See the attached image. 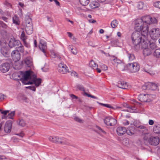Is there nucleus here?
Masks as SVG:
<instances>
[{
  "label": "nucleus",
  "instance_id": "nucleus-4",
  "mask_svg": "<svg viewBox=\"0 0 160 160\" xmlns=\"http://www.w3.org/2000/svg\"><path fill=\"white\" fill-rule=\"evenodd\" d=\"M125 70H127L131 72H136L140 69L139 64L136 62L128 63L124 68Z\"/></svg>",
  "mask_w": 160,
  "mask_h": 160
},
{
  "label": "nucleus",
  "instance_id": "nucleus-27",
  "mask_svg": "<svg viewBox=\"0 0 160 160\" xmlns=\"http://www.w3.org/2000/svg\"><path fill=\"white\" fill-rule=\"evenodd\" d=\"M59 144L65 145H69L70 144L68 140L63 138H59Z\"/></svg>",
  "mask_w": 160,
  "mask_h": 160
},
{
  "label": "nucleus",
  "instance_id": "nucleus-63",
  "mask_svg": "<svg viewBox=\"0 0 160 160\" xmlns=\"http://www.w3.org/2000/svg\"><path fill=\"white\" fill-rule=\"evenodd\" d=\"M23 42L24 43V44L26 46V47L28 48L29 47V43H27L26 41V40L24 41H23Z\"/></svg>",
  "mask_w": 160,
  "mask_h": 160
},
{
  "label": "nucleus",
  "instance_id": "nucleus-11",
  "mask_svg": "<svg viewBox=\"0 0 160 160\" xmlns=\"http://www.w3.org/2000/svg\"><path fill=\"white\" fill-rule=\"evenodd\" d=\"M160 142L159 138L158 137L151 136L148 139L149 143L152 145L157 146L158 145Z\"/></svg>",
  "mask_w": 160,
  "mask_h": 160
},
{
  "label": "nucleus",
  "instance_id": "nucleus-47",
  "mask_svg": "<svg viewBox=\"0 0 160 160\" xmlns=\"http://www.w3.org/2000/svg\"><path fill=\"white\" fill-rule=\"evenodd\" d=\"M9 111H10L9 110L3 111L2 109H0V112H1L2 114H3L4 117H5L7 113L9 112Z\"/></svg>",
  "mask_w": 160,
  "mask_h": 160
},
{
  "label": "nucleus",
  "instance_id": "nucleus-43",
  "mask_svg": "<svg viewBox=\"0 0 160 160\" xmlns=\"http://www.w3.org/2000/svg\"><path fill=\"white\" fill-rule=\"evenodd\" d=\"M8 26L6 24L4 23L2 21L0 20V28L4 29H7Z\"/></svg>",
  "mask_w": 160,
  "mask_h": 160
},
{
  "label": "nucleus",
  "instance_id": "nucleus-42",
  "mask_svg": "<svg viewBox=\"0 0 160 160\" xmlns=\"http://www.w3.org/2000/svg\"><path fill=\"white\" fill-rule=\"evenodd\" d=\"M0 30L1 34L3 35V37L6 36L7 34V29H4L0 28Z\"/></svg>",
  "mask_w": 160,
  "mask_h": 160
},
{
  "label": "nucleus",
  "instance_id": "nucleus-41",
  "mask_svg": "<svg viewBox=\"0 0 160 160\" xmlns=\"http://www.w3.org/2000/svg\"><path fill=\"white\" fill-rule=\"evenodd\" d=\"M128 56L129 61H132L135 58L134 55L132 53H128Z\"/></svg>",
  "mask_w": 160,
  "mask_h": 160
},
{
  "label": "nucleus",
  "instance_id": "nucleus-34",
  "mask_svg": "<svg viewBox=\"0 0 160 160\" xmlns=\"http://www.w3.org/2000/svg\"><path fill=\"white\" fill-rule=\"evenodd\" d=\"M68 47L73 54L76 55L78 51L76 50L75 47L72 45H69Z\"/></svg>",
  "mask_w": 160,
  "mask_h": 160
},
{
  "label": "nucleus",
  "instance_id": "nucleus-55",
  "mask_svg": "<svg viewBox=\"0 0 160 160\" xmlns=\"http://www.w3.org/2000/svg\"><path fill=\"white\" fill-rule=\"evenodd\" d=\"M20 98L25 102H27V98L24 95H22L20 96Z\"/></svg>",
  "mask_w": 160,
  "mask_h": 160
},
{
  "label": "nucleus",
  "instance_id": "nucleus-29",
  "mask_svg": "<svg viewBox=\"0 0 160 160\" xmlns=\"http://www.w3.org/2000/svg\"><path fill=\"white\" fill-rule=\"evenodd\" d=\"M96 128L97 129L95 130V131L99 134L106 133L100 127L98 126H96Z\"/></svg>",
  "mask_w": 160,
  "mask_h": 160
},
{
  "label": "nucleus",
  "instance_id": "nucleus-10",
  "mask_svg": "<svg viewBox=\"0 0 160 160\" xmlns=\"http://www.w3.org/2000/svg\"><path fill=\"white\" fill-rule=\"evenodd\" d=\"M110 59L112 61H113L114 62L119 64L118 67L121 70L123 71L125 70L124 68L125 66L123 63H122L121 60L118 59L117 58L115 57L114 56H111Z\"/></svg>",
  "mask_w": 160,
  "mask_h": 160
},
{
  "label": "nucleus",
  "instance_id": "nucleus-20",
  "mask_svg": "<svg viewBox=\"0 0 160 160\" xmlns=\"http://www.w3.org/2000/svg\"><path fill=\"white\" fill-rule=\"evenodd\" d=\"M152 67L151 66L148 65H145L143 68V70L145 72L149 73V74L153 75L155 73L154 72L151 70Z\"/></svg>",
  "mask_w": 160,
  "mask_h": 160
},
{
  "label": "nucleus",
  "instance_id": "nucleus-21",
  "mask_svg": "<svg viewBox=\"0 0 160 160\" xmlns=\"http://www.w3.org/2000/svg\"><path fill=\"white\" fill-rule=\"evenodd\" d=\"M122 105L124 107L128 108L127 109L125 110V111L130 112H132L134 110H135V107L129 106L126 103H123Z\"/></svg>",
  "mask_w": 160,
  "mask_h": 160
},
{
  "label": "nucleus",
  "instance_id": "nucleus-3",
  "mask_svg": "<svg viewBox=\"0 0 160 160\" xmlns=\"http://www.w3.org/2000/svg\"><path fill=\"white\" fill-rule=\"evenodd\" d=\"M148 34L145 36L141 33V35L139 32L136 31L133 32L132 34L131 39L132 47L134 49L137 51L140 49L141 46L148 41Z\"/></svg>",
  "mask_w": 160,
  "mask_h": 160
},
{
  "label": "nucleus",
  "instance_id": "nucleus-39",
  "mask_svg": "<svg viewBox=\"0 0 160 160\" xmlns=\"http://www.w3.org/2000/svg\"><path fill=\"white\" fill-rule=\"evenodd\" d=\"M118 21L115 19L112 22L111 25L112 28H115L118 25Z\"/></svg>",
  "mask_w": 160,
  "mask_h": 160
},
{
  "label": "nucleus",
  "instance_id": "nucleus-62",
  "mask_svg": "<svg viewBox=\"0 0 160 160\" xmlns=\"http://www.w3.org/2000/svg\"><path fill=\"white\" fill-rule=\"evenodd\" d=\"M57 54H58L55 53L54 52H52L51 54V56L52 58H56L57 57Z\"/></svg>",
  "mask_w": 160,
  "mask_h": 160
},
{
  "label": "nucleus",
  "instance_id": "nucleus-64",
  "mask_svg": "<svg viewBox=\"0 0 160 160\" xmlns=\"http://www.w3.org/2000/svg\"><path fill=\"white\" fill-rule=\"evenodd\" d=\"M123 123L124 125L126 126L128 125L129 123V122L127 120H125L123 122Z\"/></svg>",
  "mask_w": 160,
  "mask_h": 160
},
{
  "label": "nucleus",
  "instance_id": "nucleus-48",
  "mask_svg": "<svg viewBox=\"0 0 160 160\" xmlns=\"http://www.w3.org/2000/svg\"><path fill=\"white\" fill-rule=\"evenodd\" d=\"M83 95H86L88 97H91L92 98H95V99H97V98L94 96L93 95H91L87 93L86 92H83Z\"/></svg>",
  "mask_w": 160,
  "mask_h": 160
},
{
  "label": "nucleus",
  "instance_id": "nucleus-23",
  "mask_svg": "<svg viewBox=\"0 0 160 160\" xmlns=\"http://www.w3.org/2000/svg\"><path fill=\"white\" fill-rule=\"evenodd\" d=\"M126 133L129 135H132L135 134V130L134 126L129 127L126 130Z\"/></svg>",
  "mask_w": 160,
  "mask_h": 160
},
{
  "label": "nucleus",
  "instance_id": "nucleus-1",
  "mask_svg": "<svg viewBox=\"0 0 160 160\" xmlns=\"http://www.w3.org/2000/svg\"><path fill=\"white\" fill-rule=\"evenodd\" d=\"M157 22V20L154 17L146 16L136 20L134 28L138 32L141 31V33L145 36H147L148 34V25Z\"/></svg>",
  "mask_w": 160,
  "mask_h": 160
},
{
  "label": "nucleus",
  "instance_id": "nucleus-33",
  "mask_svg": "<svg viewBox=\"0 0 160 160\" xmlns=\"http://www.w3.org/2000/svg\"><path fill=\"white\" fill-rule=\"evenodd\" d=\"M13 22L16 25H19L20 22L19 21V18L16 15H15L12 18Z\"/></svg>",
  "mask_w": 160,
  "mask_h": 160
},
{
  "label": "nucleus",
  "instance_id": "nucleus-22",
  "mask_svg": "<svg viewBox=\"0 0 160 160\" xmlns=\"http://www.w3.org/2000/svg\"><path fill=\"white\" fill-rule=\"evenodd\" d=\"M25 29L26 32L28 34H31L33 31L32 25L28 24V25L25 26Z\"/></svg>",
  "mask_w": 160,
  "mask_h": 160
},
{
  "label": "nucleus",
  "instance_id": "nucleus-61",
  "mask_svg": "<svg viewBox=\"0 0 160 160\" xmlns=\"http://www.w3.org/2000/svg\"><path fill=\"white\" fill-rule=\"evenodd\" d=\"M70 96H71V98L72 99H77L78 98V97L77 96L75 95L74 94H70Z\"/></svg>",
  "mask_w": 160,
  "mask_h": 160
},
{
  "label": "nucleus",
  "instance_id": "nucleus-45",
  "mask_svg": "<svg viewBox=\"0 0 160 160\" xmlns=\"http://www.w3.org/2000/svg\"><path fill=\"white\" fill-rule=\"evenodd\" d=\"M144 3L142 2H139L137 5V7L139 9H142L143 7Z\"/></svg>",
  "mask_w": 160,
  "mask_h": 160
},
{
  "label": "nucleus",
  "instance_id": "nucleus-31",
  "mask_svg": "<svg viewBox=\"0 0 160 160\" xmlns=\"http://www.w3.org/2000/svg\"><path fill=\"white\" fill-rule=\"evenodd\" d=\"M153 56L158 58H160V48L156 49L153 53Z\"/></svg>",
  "mask_w": 160,
  "mask_h": 160
},
{
  "label": "nucleus",
  "instance_id": "nucleus-24",
  "mask_svg": "<svg viewBox=\"0 0 160 160\" xmlns=\"http://www.w3.org/2000/svg\"><path fill=\"white\" fill-rule=\"evenodd\" d=\"M147 83L148 85V89H151L152 90H155L157 89V86L155 83L151 82H148Z\"/></svg>",
  "mask_w": 160,
  "mask_h": 160
},
{
  "label": "nucleus",
  "instance_id": "nucleus-49",
  "mask_svg": "<svg viewBox=\"0 0 160 160\" xmlns=\"http://www.w3.org/2000/svg\"><path fill=\"white\" fill-rule=\"evenodd\" d=\"M77 88H78L79 90H82L83 91V92H85V89L84 87L82 85H78L77 86Z\"/></svg>",
  "mask_w": 160,
  "mask_h": 160
},
{
  "label": "nucleus",
  "instance_id": "nucleus-17",
  "mask_svg": "<svg viewBox=\"0 0 160 160\" xmlns=\"http://www.w3.org/2000/svg\"><path fill=\"white\" fill-rule=\"evenodd\" d=\"M2 54L5 57H8L10 53V51L7 47H2L1 49Z\"/></svg>",
  "mask_w": 160,
  "mask_h": 160
},
{
  "label": "nucleus",
  "instance_id": "nucleus-59",
  "mask_svg": "<svg viewBox=\"0 0 160 160\" xmlns=\"http://www.w3.org/2000/svg\"><path fill=\"white\" fill-rule=\"evenodd\" d=\"M15 134L22 138L24 135V134L23 132H22L20 133L16 134Z\"/></svg>",
  "mask_w": 160,
  "mask_h": 160
},
{
  "label": "nucleus",
  "instance_id": "nucleus-37",
  "mask_svg": "<svg viewBox=\"0 0 160 160\" xmlns=\"http://www.w3.org/2000/svg\"><path fill=\"white\" fill-rule=\"evenodd\" d=\"M18 123L20 126L22 127H25L26 124L25 121L23 119H20L18 121Z\"/></svg>",
  "mask_w": 160,
  "mask_h": 160
},
{
  "label": "nucleus",
  "instance_id": "nucleus-5",
  "mask_svg": "<svg viewBox=\"0 0 160 160\" xmlns=\"http://www.w3.org/2000/svg\"><path fill=\"white\" fill-rule=\"evenodd\" d=\"M149 34L152 39H157L160 36V29L158 28H153L150 31Z\"/></svg>",
  "mask_w": 160,
  "mask_h": 160
},
{
  "label": "nucleus",
  "instance_id": "nucleus-28",
  "mask_svg": "<svg viewBox=\"0 0 160 160\" xmlns=\"http://www.w3.org/2000/svg\"><path fill=\"white\" fill-rule=\"evenodd\" d=\"M153 131L156 133H160V125L157 124L155 125L153 128Z\"/></svg>",
  "mask_w": 160,
  "mask_h": 160
},
{
  "label": "nucleus",
  "instance_id": "nucleus-25",
  "mask_svg": "<svg viewBox=\"0 0 160 160\" xmlns=\"http://www.w3.org/2000/svg\"><path fill=\"white\" fill-rule=\"evenodd\" d=\"M48 139L51 142L56 143L59 144V137H52L50 136L49 137Z\"/></svg>",
  "mask_w": 160,
  "mask_h": 160
},
{
  "label": "nucleus",
  "instance_id": "nucleus-12",
  "mask_svg": "<svg viewBox=\"0 0 160 160\" xmlns=\"http://www.w3.org/2000/svg\"><path fill=\"white\" fill-rule=\"evenodd\" d=\"M58 69L61 73H66L69 72L68 68L63 63H60L58 65Z\"/></svg>",
  "mask_w": 160,
  "mask_h": 160
},
{
  "label": "nucleus",
  "instance_id": "nucleus-9",
  "mask_svg": "<svg viewBox=\"0 0 160 160\" xmlns=\"http://www.w3.org/2000/svg\"><path fill=\"white\" fill-rule=\"evenodd\" d=\"M148 41L141 46L140 48L143 49V54L145 56L150 55L152 53L151 50L148 48Z\"/></svg>",
  "mask_w": 160,
  "mask_h": 160
},
{
  "label": "nucleus",
  "instance_id": "nucleus-54",
  "mask_svg": "<svg viewBox=\"0 0 160 160\" xmlns=\"http://www.w3.org/2000/svg\"><path fill=\"white\" fill-rule=\"evenodd\" d=\"M154 6L156 8H160V2L158 1L155 2L153 3Z\"/></svg>",
  "mask_w": 160,
  "mask_h": 160
},
{
  "label": "nucleus",
  "instance_id": "nucleus-14",
  "mask_svg": "<svg viewBox=\"0 0 160 160\" xmlns=\"http://www.w3.org/2000/svg\"><path fill=\"white\" fill-rule=\"evenodd\" d=\"M12 122L11 120H8L6 122L4 130L7 133H9L11 132Z\"/></svg>",
  "mask_w": 160,
  "mask_h": 160
},
{
  "label": "nucleus",
  "instance_id": "nucleus-18",
  "mask_svg": "<svg viewBox=\"0 0 160 160\" xmlns=\"http://www.w3.org/2000/svg\"><path fill=\"white\" fill-rule=\"evenodd\" d=\"M31 14L29 12L27 13L25 16V25H32V19L31 18Z\"/></svg>",
  "mask_w": 160,
  "mask_h": 160
},
{
  "label": "nucleus",
  "instance_id": "nucleus-60",
  "mask_svg": "<svg viewBox=\"0 0 160 160\" xmlns=\"http://www.w3.org/2000/svg\"><path fill=\"white\" fill-rule=\"evenodd\" d=\"M71 74L72 76H74L75 77L76 76V77H78V74L76 72H75L74 71L72 72H71Z\"/></svg>",
  "mask_w": 160,
  "mask_h": 160
},
{
  "label": "nucleus",
  "instance_id": "nucleus-15",
  "mask_svg": "<svg viewBox=\"0 0 160 160\" xmlns=\"http://www.w3.org/2000/svg\"><path fill=\"white\" fill-rule=\"evenodd\" d=\"M40 49L44 53H46V50L47 49L46 42L43 40H41L39 45Z\"/></svg>",
  "mask_w": 160,
  "mask_h": 160
},
{
  "label": "nucleus",
  "instance_id": "nucleus-19",
  "mask_svg": "<svg viewBox=\"0 0 160 160\" xmlns=\"http://www.w3.org/2000/svg\"><path fill=\"white\" fill-rule=\"evenodd\" d=\"M126 132V129L124 127H119L117 129V132L119 136H122L125 134Z\"/></svg>",
  "mask_w": 160,
  "mask_h": 160
},
{
  "label": "nucleus",
  "instance_id": "nucleus-16",
  "mask_svg": "<svg viewBox=\"0 0 160 160\" xmlns=\"http://www.w3.org/2000/svg\"><path fill=\"white\" fill-rule=\"evenodd\" d=\"M10 67V65L9 63L6 62L2 64L0 67L1 71L3 73L8 72Z\"/></svg>",
  "mask_w": 160,
  "mask_h": 160
},
{
  "label": "nucleus",
  "instance_id": "nucleus-46",
  "mask_svg": "<svg viewBox=\"0 0 160 160\" xmlns=\"http://www.w3.org/2000/svg\"><path fill=\"white\" fill-rule=\"evenodd\" d=\"M122 144L126 146H127L129 145V140L128 139L124 138L122 141Z\"/></svg>",
  "mask_w": 160,
  "mask_h": 160
},
{
  "label": "nucleus",
  "instance_id": "nucleus-30",
  "mask_svg": "<svg viewBox=\"0 0 160 160\" xmlns=\"http://www.w3.org/2000/svg\"><path fill=\"white\" fill-rule=\"evenodd\" d=\"M90 67L93 69H95L97 67H98V65L93 60H91L89 63Z\"/></svg>",
  "mask_w": 160,
  "mask_h": 160
},
{
  "label": "nucleus",
  "instance_id": "nucleus-50",
  "mask_svg": "<svg viewBox=\"0 0 160 160\" xmlns=\"http://www.w3.org/2000/svg\"><path fill=\"white\" fill-rule=\"evenodd\" d=\"M74 119L75 121L80 123H82L83 122V121L78 117H75Z\"/></svg>",
  "mask_w": 160,
  "mask_h": 160
},
{
  "label": "nucleus",
  "instance_id": "nucleus-56",
  "mask_svg": "<svg viewBox=\"0 0 160 160\" xmlns=\"http://www.w3.org/2000/svg\"><path fill=\"white\" fill-rule=\"evenodd\" d=\"M6 96L2 93H0V101H2L4 99Z\"/></svg>",
  "mask_w": 160,
  "mask_h": 160
},
{
  "label": "nucleus",
  "instance_id": "nucleus-52",
  "mask_svg": "<svg viewBox=\"0 0 160 160\" xmlns=\"http://www.w3.org/2000/svg\"><path fill=\"white\" fill-rule=\"evenodd\" d=\"M94 6L93 7H92L93 8H97L98 7L99 5L98 3L97 2H93L91 4V6L92 7L93 6Z\"/></svg>",
  "mask_w": 160,
  "mask_h": 160
},
{
  "label": "nucleus",
  "instance_id": "nucleus-53",
  "mask_svg": "<svg viewBox=\"0 0 160 160\" xmlns=\"http://www.w3.org/2000/svg\"><path fill=\"white\" fill-rule=\"evenodd\" d=\"M20 52L22 53V52H24V46L22 45L21 44V45L20 46V47H19L18 48Z\"/></svg>",
  "mask_w": 160,
  "mask_h": 160
},
{
  "label": "nucleus",
  "instance_id": "nucleus-6",
  "mask_svg": "<svg viewBox=\"0 0 160 160\" xmlns=\"http://www.w3.org/2000/svg\"><path fill=\"white\" fill-rule=\"evenodd\" d=\"M152 95L148 94H140L138 97L139 100L142 102H149L152 100Z\"/></svg>",
  "mask_w": 160,
  "mask_h": 160
},
{
  "label": "nucleus",
  "instance_id": "nucleus-7",
  "mask_svg": "<svg viewBox=\"0 0 160 160\" xmlns=\"http://www.w3.org/2000/svg\"><path fill=\"white\" fill-rule=\"evenodd\" d=\"M21 45L20 41L18 40H16L14 38H11L9 43L8 46L11 48H17Z\"/></svg>",
  "mask_w": 160,
  "mask_h": 160
},
{
  "label": "nucleus",
  "instance_id": "nucleus-40",
  "mask_svg": "<svg viewBox=\"0 0 160 160\" xmlns=\"http://www.w3.org/2000/svg\"><path fill=\"white\" fill-rule=\"evenodd\" d=\"M79 1L81 4L84 6L88 5L90 2L89 0H79Z\"/></svg>",
  "mask_w": 160,
  "mask_h": 160
},
{
  "label": "nucleus",
  "instance_id": "nucleus-26",
  "mask_svg": "<svg viewBox=\"0 0 160 160\" xmlns=\"http://www.w3.org/2000/svg\"><path fill=\"white\" fill-rule=\"evenodd\" d=\"M117 86L119 88L126 89L127 87V85L126 82L123 81H119L118 82Z\"/></svg>",
  "mask_w": 160,
  "mask_h": 160
},
{
  "label": "nucleus",
  "instance_id": "nucleus-57",
  "mask_svg": "<svg viewBox=\"0 0 160 160\" xmlns=\"http://www.w3.org/2000/svg\"><path fill=\"white\" fill-rule=\"evenodd\" d=\"M26 88L29 89L33 91H35L36 90V88L34 86H30L26 87Z\"/></svg>",
  "mask_w": 160,
  "mask_h": 160
},
{
  "label": "nucleus",
  "instance_id": "nucleus-58",
  "mask_svg": "<svg viewBox=\"0 0 160 160\" xmlns=\"http://www.w3.org/2000/svg\"><path fill=\"white\" fill-rule=\"evenodd\" d=\"M148 85L147 83H146L142 86V89L143 90H145L148 89Z\"/></svg>",
  "mask_w": 160,
  "mask_h": 160
},
{
  "label": "nucleus",
  "instance_id": "nucleus-35",
  "mask_svg": "<svg viewBox=\"0 0 160 160\" xmlns=\"http://www.w3.org/2000/svg\"><path fill=\"white\" fill-rule=\"evenodd\" d=\"M148 44L149 43V46L151 49L153 50L157 48V46L154 42H152L148 40Z\"/></svg>",
  "mask_w": 160,
  "mask_h": 160
},
{
  "label": "nucleus",
  "instance_id": "nucleus-8",
  "mask_svg": "<svg viewBox=\"0 0 160 160\" xmlns=\"http://www.w3.org/2000/svg\"><path fill=\"white\" fill-rule=\"evenodd\" d=\"M104 121L106 125L110 126L115 125L117 122V120L111 117H106Z\"/></svg>",
  "mask_w": 160,
  "mask_h": 160
},
{
  "label": "nucleus",
  "instance_id": "nucleus-32",
  "mask_svg": "<svg viewBox=\"0 0 160 160\" xmlns=\"http://www.w3.org/2000/svg\"><path fill=\"white\" fill-rule=\"evenodd\" d=\"M15 115V111H13L11 112L6 117V119H13Z\"/></svg>",
  "mask_w": 160,
  "mask_h": 160
},
{
  "label": "nucleus",
  "instance_id": "nucleus-51",
  "mask_svg": "<svg viewBox=\"0 0 160 160\" xmlns=\"http://www.w3.org/2000/svg\"><path fill=\"white\" fill-rule=\"evenodd\" d=\"M144 134H145V135L143 137V139H144V140H145V141L148 140V139H149V138L151 136H150L149 135L148 133H146Z\"/></svg>",
  "mask_w": 160,
  "mask_h": 160
},
{
  "label": "nucleus",
  "instance_id": "nucleus-13",
  "mask_svg": "<svg viewBox=\"0 0 160 160\" xmlns=\"http://www.w3.org/2000/svg\"><path fill=\"white\" fill-rule=\"evenodd\" d=\"M12 57L15 62L18 61L20 59V54L18 50H13L11 53Z\"/></svg>",
  "mask_w": 160,
  "mask_h": 160
},
{
  "label": "nucleus",
  "instance_id": "nucleus-2",
  "mask_svg": "<svg viewBox=\"0 0 160 160\" xmlns=\"http://www.w3.org/2000/svg\"><path fill=\"white\" fill-rule=\"evenodd\" d=\"M22 77L20 80L25 84H32L34 83L37 87L38 86L41 82L40 78H37V76L31 70H28L25 72H21Z\"/></svg>",
  "mask_w": 160,
  "mask_h": 160
},
{
  "label": "nucleus",
  "instance_id": "nucleus-44",
  "mask_svg": "<svg viewBox=\"0 0 160 160\" xmlns=\"http://www.w3.org/2000/svg\"><path fill=\"white\" fill-rule=\"evenodd\" d=\"M20 38L23 41H24L26 40L27 39V36L25 35L24 31H23L22 32L20 36Z\"/></svg>",
  "mask_w": 160,
  "mask_h": 160
},
{
  "label": "nucleus",
  "instance_id": "nucleus-38",
  "mask_svg": "<svg viewBox=\"0 0 160 160\" xmlns=\"http://www.w3.org/2000/svg\"><path fill=\"white\" fill-rule=\"evenodd\" d=\"M25 62L28 67H30L32 65V61L28 58H26Z\"/></svg>",
  "mask_w": 160,
  "mask_h": 160
},
{
  "label": "nucleus",
  "instance_id": "nucleus-36",
  "mask_svg": "<svg viewBox=\"0 0 160 160\" xmlns=\"http://www.w3.org/2000/svg\"><path fill=\"white\" fill-rule=\"evenodd\" d=\"M97 103H98L99 104H100V105H102V106H103L104 107H107V108H112V109H115L116 108H120V107H119L116 108H115L114 107H113L111 106L109 104H103V103H102L99 102H97Z\"/></svg>",
  "mask_w": 160,
  "mask_h": 160
}]
</instances>
